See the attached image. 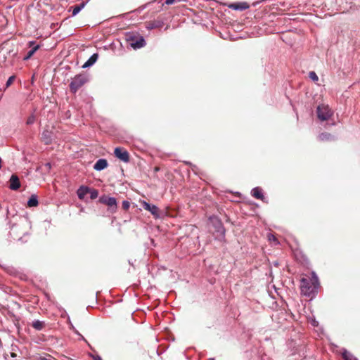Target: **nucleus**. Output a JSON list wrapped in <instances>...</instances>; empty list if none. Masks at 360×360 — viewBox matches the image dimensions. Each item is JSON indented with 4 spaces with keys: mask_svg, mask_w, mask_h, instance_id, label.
Masks as SVG:
<instances>
[{
    "mask_svg": "<svg viewBox=\"0 0 360 360\" xmlns=\"http://www.w3.org/2000/svg\"><path fill=\"white\" fill-rule=\"evenodd\" d=\"M319 286V279L314 272H312L310 276L302 278L300 281L301 292L307 297L314 296L317 292Z\"/></svg>",
    "mask_w": 360,
    "mask_h": 360,
    "instance_id": "obj_1",
    "label": "nucleus"
},
{
    "mask_svg": "<svg viewBox=\"0 0 360 360\" xmlns=\"http://www.w3.org/2000/svg\"><path fill=\"white\" fill-rule=\"evenodd\" d=\"M209 222L216 233L215 238L221 241L224 240L225 229L221 221L217 217L212 216L209 218Z\"/></svg>",
    "mask_w": 360,
    "mask_h": 360,
    "instance_id": "obj_2",
    "label": "nucleus"
},
{
    "mask_svg": "<svg viewBox=\"0 0 360 360\" xmlns=\"http://www.w3.org/2000/svg\"><path fill=\"white\" fill-rule=\"evenodd\" d=\"M89 81V77L86 74H79L72 79L70 84V89L71 92L76 93L84 84Z\"/></svg>",
    "mask_w": 360,
    "mask_h": 360,
    "instance_id": "obj_3",
    "label": "nucleus"
},
{
    "mask_svg": "<svg viewBox=\"0 0 360 360\" xmlns=\"http://www.w3.org/2000/svg\"><path fill=\"white\" fill-rule=\"evenodd\" d=\"M127 41L134 49H141L146 46V41L142 36L134 33L127 34Z\"/></svg>",
    "mask_w": 360,
    "mask_h": 360,
    "instance_id": "obj_4",
    "label": "nucleus"
},
{
    "mask_svg": "<svg viewBox=\"0 0 360 360\" xmlns=\"http://www.w3.org/2000/svg\"><path fill=\"white\" fill-rule=\"evenodd\" d=\"M316 113L318 118L321 121L328 120L333 115V112L329 106L324 104L317 107Z\"/></svg>",
    "mask_w": 360,
    "mask_h": 360,
    "instance_id": "obj_5",
    "label": "nucleus"
},
{
    "mask_svg": "<svg viewBox=\"0 0 360 360\" xmlns=\"http://www.w3.org/2000/svg\"><path fill=\"white\" fill-rule=\"evenodd\" d=\"M140 204H141V205L142 206V207L144 210L150 212V214L155 219H158V218L160 217V210H159V208L156 205H150V203L147 202L145 200L140 201Z\"/></svg>",
    "mask_w": 360,
    "mask_h": 360,
    "instance_id": "obj_6",
    "label": "nucleus"
},
{
    "mask_svg": "<svg viewBox=\"0 0 360 360\" xmlns=\"http://www.w3.org/2000/svg\"><path fill=\"white\" fill-rule=\"evenodd\" d=\"M99 202L102 204L108 205L110 207L112 212H115L117 210V201L114 197L102 195L99 198Z\"/></svg>",
    "mask_w": 360,
    "mask_h": 360,
    "instance_id": "obj_7",
    "label": "nucleus"
},
{
    "mask_svg": "<svg viewBox=\"0 0 360 360\" xmlns=\"http://www.w3.org/2000/svg\"><path fill=\"white\" fill-rule=\"evenodd\" d=\"M114 154L116 158L124 162H129V154L127 150L123 148L117 147L115 148Z\"/></svg>",
    "mask_w": 360,
    "mask_h": 360,
    "instance_id": "obj_8",
    "label": "nucleus"
},
{
    "mask_svg": "<svg viewBox=\"0 0 360 360\" xmlns=\"http://www.w3.org/2000/svg\"><path fill=\"white\" fill-rule=\"evenodd\" d=\"M28 46L31 48L27 53V54L24 56L23 60H27L36 53V51L39 49L40 46L38 44H35L34 41H30L28 42Z\"/></svg>",
    "mask_w": 360,
    "mask_h": 360,
    "instance_id": "obj_9",
    "label": "nucleus"
},
{
    "mask_svg": "<svg viewBox=\"0 0 360 360\" xmlns=\"http://www.w3.org/2000/svg\"><path fill=\"white\" fill-rule=\"evenodd\" d=\"M9 188L13 191H17L20 187V182L16 174H12L9 179Z\"/></svg>",
    "mask_w": 360,
    "mask_h": 360,
    "instance_id": "obj_10",
    "label": "nucleus"
},
{
    "mask_svg": "<svg viewBox=\"0 0 360 360\" xmlns=\"http://www.w3.org/2000/svg\"><path fill=\"white\" fill-rule=\"evenodd\" d=\"M41 141L46 144L49 145L52 143L53 140V132L48 129H44L41 133Z\"/></svg>",
    "mask_w": 360,
    "mask_h": 360,
    "instance_id": "obj_11",
    "label": "nucleus"
},
{
    "mask_svg": "<svg viewBox=\"0 0 360 360\" xmlns=\"http://www.w3.org/2000/svg\"><path fill=\"white\" fill-rule=\"evenodd\" d=\"M108 165V161L105 159L101 158L96 161L94 165V169L96 171H101L105 169Z\"/></svg>",
    "mask_w": 360,
    "mask_h": 360,
    "instance_id": "obj_12",
    "label": "nucleus"
},
{
    "mask_svg": "<svg viewBox=\"0 0 360 360\" xmlns=\"http://www.w3.org/2000/svg\"><path fill=\"white\" fill-rule=\"evenodd\" d=\"M90 191V188L86 186H81L77 191V195L80 200H83L86 194Z\"/></svg>",
    "mask_w": 360,
    "mask_h": 360,
    "instance_id": "obj_13",
    "label": "nucleus"
},
{
    "mask_svg": "<svg viewBox=\"0 0 360 360\" xmlns=\"http://www.w3.org/2000/svg\"><path fill=\"white\" fill-rule=\"evenodd\" d=\"M229 8L236 11H244L249 8V5L246 2L236 3L231 4Z\"/></svg>",
    "mask_w": 360,
    "mask_h": 360,
    "instance_id": "obj_14",
    "label": "nucleus"
},
{
    "mask_svg": "<svg viewBox=\"0 0 360 360\" xmlns=\"http://www.w3.org/2000/svg\"><path fill=\"white\" fill-rule=\"evenodd\" d=\"M98 54L94 53L90 56V58L84 63L82 65L83 68H87L92 66L98 60Z\"/></svg>",
    "mask_w": 360,
    "mask_h": 360,
    "instance_id": "obj_15",
    "label": "nucleus"
},
{
    "mask_svg": "<svg viewBox=\"0 0 360 360\" xmlns=\"http://www.w3.org/2000/svg\"><path fill=\"white\" fill-rule=\"evenodd\" d=\"M251 195L254 198L259 199V200H264V196L262 193V191L259 187H255V188H252L251 191Z\"/></svg>",
    "mask_w": 360,
    "mask_h": 360,
    "instance_id": "obj_16",
    "label": "nucleus"
},
{
    "mask_svg": "<svg viewBox=\"0 0 360 360\" xmlns=\"http://www.w3.org/2000/svg\"><path fill=\"white\" fill-rule=\"evenodd\" d=\"M86 6V2H82L81 4H77V5H75L74 6L72 7V16H75L76 15H77L81 11L82 9H83L84 8V6Z\"/></svg>",
    "mask_w": 360,
    "mask_h": 360,
    "instance_id": "obj_17",
    "label": "nucleus"
},
{
    "mask_svg": "<svg viewBox=\"0 0 360 360\" xmlns=\"http://www.w3.org/2000/svg\"><path fill=\"white\" fill-rule=\"evenodd\" d=\"M38 204L37 196L36 195H32L27 201V206L30 207H37Z\"/></svg>",
    "mask_w": 360,
    "mask_h": 360,
    "instance_id": "obj_18",
    "label": "nucleus"
},
{
    "mask_svg": "<svg viewBox=\"0 0 360 360\" xmlns=\"http://www.w3.org/2000/svg\"><path fill=\"white\" fill-rule=\"evenodd\" d=\"M342 355L344 360H358L356 357L345 349H342Z\"/></svg>",
    "mask_w": 360,
    "mask_h": 360,
    "instance_id": "obj_19",
    "label": "nucleus"
},
{
    "mask_svg": "<svg viewBox=\"0 0 360 360\" xmlns=\"http://www.w3.org/2000/svg\"><path fill=\"white\" fill-rule=\"evenodd\" d=\"M32 326L34 329H36L37 330H41L44 328L45 323L44 321H41L39 320H35L32 322Z\"/></svg>",
    "mask_w": 360,
    "mask_h": 360,
    "instance_id": "obj_20",
    "label": "nucleus"
},
{
    "mask_svg": "<svg viewBox=\"0 0 360 360\" xmlns=\"http://www.w3.org/2000/svg\"><path fill=\"white\" fill-rule=\"evenodd\" d=\"M319 139L320 141H331V140H333V136L329 133L323 132L319 135Z\"/></svg>",
    "mask_w": 360,
    "mask_h": 360,
    "instance_id": "obj_21",
    "label": "nucleus"
},
{
    "mask_svg": "<svg viewBox=\"0 0 360 360\" xmlns=\"http://www.w3.org/2000/svg\"><path fill=\"white\" fill-rule=\"evenodd\" d=\"M162 26V22L159 21L149 22L147 23L146 28L148 30H152Z\"/></svg>",
    "mask_w": 360,
    "mask_h": 360,
    "instance_id": "obj_22",
    "label": "nucleus"
},
{
    "mask_svg": "<svg viewBox=\"0 0 360 360\" xmlns=\"http://www.w3.org/2000/svg\"><path fill=\"white\" fill-rule=\"evenodd\" d=\"M89 193L90 194V198L91 200L97 198L98 195V191L94 188H90V191H89Z\"/></svg>",
    "mask_w": 360,
    "mask_h": 360,
    "instance_id": "obj_23",
    "label": "nucleus"
},
{
    "mask_svg": "<svg viewBox=\"0 0 360 360\" xmlns=\"http://www.w3.org/2000/svg\"><path fill=\"white\" fill-rule=\"evenodd\" d=\"M309 77L314 82H317L319 80L317 75L314 71L309 72Z\"/></svg>",
    "mask_w": 360,
    "mask_h": 360,
    "instance_id": "obj_24",
    "label": "nucleus"
},
{
    "mask_svg": "<svg viewBox=\"0 0 360 360\" xmlns=\"http://www.w3.org/2000/svg\"><path fill=\"white\" fill-rule=\"evenodd\" d=\"M268 239H269V240L270 242H273V243H274V244H275V245L278 244V241L277 238H276V236H275L274 234H272V233H269V234L268 235Z\"/></svg>",
    "mask_w": 360,
    "mask_h": 360,
    "instance_id": "obj_25",
    "label": "nucleus"
},
{
    "mask_svg": "<svg viewBox=\"0 0 360 360\" xmlns=\"http://www.w3.org/2000/svg\"><path fill=\"white\" fill-rule=\"evenodd\" d=\"M26 221L25 220H22L20 224H19V226H22L23 225ZM18 226H13L11 227V235H15V233H17V228H18Z\"/></svg>",
    "mask_w": 360,
    "mask_h": 360,
    "instance_id": "obj_26",
    "label": "nucleus"
},
{
    "mask_svg": "<svg viewBox=\"0 0 360 360\" xmlns=\"http://www.w3.org/2000/svg\"><path fill=\"white\" fill-rule=\"evenodd\" d=\"M35 122V116L34 115H31L30 116H29V117L27 118V121H26V124L27 125H31L34 122Z\"/></svg>",
    "mask_w": 360,
    "mask_h": 360,
    "instance_id": "obj_27",
    "label": "nucleus"
},
{
    "mask_svg": "<svg viewBox=\"0 0 360 360\" xmlns=\"http://www.w3.org/2000/svg\"><path fill=\"white\" fill-rule=\"evenodd\" d=\"M15 77L14 75L11 76V77L8 79V80H7V82H6V88L9 87V86L12 84V83L13 82V81L15 80Z\"/></svg>",
    "mask_w": 360,
    "mask_h": 360,
    "instance_id": "obj_28",
    "label": "nucleus"
},
{
    "mask_svg": "<svg viewBox=\"0 0 360 360\" xmlns=\"http://www.w3.org/2000/svg\"><path fill=\"white\" fill-rule=\"evenodd\" d=\"M122 208H123L124 210H127L129 208V207H130V203H129V201H127V200H124V201L122 202Z\"/></svg>",
    "mask_w": 360,
    "mask_h": 360,
    "instance_id": "obj_29",
    "label": "nucleus"
},
{
    "mask_svg": "<svg viewBox=\"0 0 360 360\" xmlns=\"http://www.w3.org/2000/svg\"><path fill=\"white\" fill-rule=\"evenodd\" d=\"M310 323H311V324L313 326H314V327L318 326V321H316L314 319H311V320L310 321Z\"/></svg>",
    "mask_w": 360,
    "mask_h": 360,
    "instance_id": "obj_30",
    "label": "nucleus"
},
{
    "mask_svg": "<svg viewBox=\"0 0 360 360\" xmlns=\"http://www.w3.org/2000/svg\"><path fill=\"white\" fill-rule=\"evenodd\" d=\"M175 1H176V0H166L165 1V4L167 5H170V4H174Z\"/></svg>",
    "mask_w": 360,
    "mask_h": 360,
    "instance_id": "obj_31",
    "label": "nucleus"
},
{
    "mask_svg": "<svg viewBox=\"0 0 360 360\" xmlns=\"http://www.w3.org/2000/svg\"><path fill=\"white\" fill-rule=\"evenodd\" d=\"M92 358L94 360H103L99 355H93Z\"/></svg>",
    "mask_w": 360,
    "mask_h": 360,
    "instance_id": "obj_32",
    "label": "nucleus"
},
{
    "mask_svg": "<svg viewBox=\"0 0 360 360\" xmlns=\"http://www.w3.org/2000/svg\"><path fill=\"white\" fill-rule=\"evenodd\" d=\"M1 162H2V161H1V158H0V169H1V167H2V165H1Z\"/></svg>",
    "mask_w": 360,
    "mask_h": 360,
    "instance_id": "obj_33",
    "label": "nucleus"
}]
</instances>
